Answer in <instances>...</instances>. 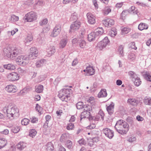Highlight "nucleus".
I'll list each match as a JSON object with an SVG mask.
<instances>
[{"instance_id":"obj_1","label":"nucleus","mask_w":151,"mask_h":151,"mask_svg":"<svg viewBox=\"0 0 151 151\" xmlns=\"http://www.w3.org/2000/svg\"><path fill=\"white\" fill-rule=\"evenodd\" d=\"M4 113L7 114V117L10 120H12L19 115V110L14 104H10L7 106L3 108Z\"/></svg>"},{"instance_id":"obj_2","label":"nucleus","mask_w":151,"mask_h":151,"mask_svg":"<svg viewBox=\"0 0 151 151\" xmlns=\"http://www.w3.org/2000/svg\"><path fill=\"white\" fill-rule=\"evenodd\" d=\"M115 128L119 133L121 134H126L129 130L128 124L124 121L122 119L117 122Z\"/></svg>"},{"instance_id":"obj_3","label":"nucleus","mask_w":151,"mask_h":151,"mask_svg":"<svg viewBox=\"0 0 151 151\" xmlns=\"http://www.w3.org/2000/svg\"><path fill=\"white\" fill-rule=\"evenodd\" d=\"M103 33V29L102 28H98L88 35V40L90 42L93 41Z\"/></svg>"},{"instance_id":"obj_4","label":"nucleus","mask_w":151,"mask_h":151,"mask_svg":"<svg viewBox=\"0 0 151 151\" xmlns=\"http://www.w3.org/2000/svg\"><path fill=\"white\" fill-rule=\"evenodd\" d=\"M71 90L69 89H63L59 92L58 96L62 101H66L69 98V94L71 92Z\"/></svg>"},{"instance_id":"obj_5","label":"nucleus","mask_w":151,"mask_h":151,"mask_svg":"<svg viewBox=\"0 0 151 151\" xmlns=\"http://www.w3.org/2000/svg\"><path fill=\"white\" fill-rule=\"evenodd\" d=\"M26 19L28 22H32L36 19L37 15L36 13L31 12L25 15Z\"/></svg>"},{"instance_id":"obj_6","label":"nucleus","mask_w":151,"mask_h":151,"mask_svg":"<svg viewBox=\"0 0 151 151\" xmlns=\"http://www.w3.org/2000/svg\"><path fill=\"white\" fill-rule=\"evenodd\" d=\"M61 25L60 24H57L54 28L52 32L51 36L55 37L59 35L61 30Z\"/></svg>"},{"instance_id":"obj_7","label":"nucleus","mask_w":151,"mask_h":151,"mask_svg":"<svg viewBox=\"0 0 151 151\" xmlns=\"http://www.w3.org/2000/svg\"><path fill=\"white\" fill-rule=\"evenodd\" d=\"M45 49L49 56H52L55 52V47L53 46L47 45L45 47Z\"/></svg>"},{"instance_id":"obj_8","label":"nucleus","mask_w":151,"mask_h":151,"mask_svg":"<svg viewBox=\"0 0 151 151\" xmlns=\"http://www.w3.org/2000/svg\"><path fill=\"white\" fill-rule=\"evenodd\" d=\"M102 132L106 137L110 139L112 138L114 136L113 131L108 128L103 129Z\"/></svg>"},{"instance_id":"obj_9","label":"nucleus","mask_w":151,"mask_h":151,"mask_svg":"<svg viewBox=\"0 0 151 151\" xmlns=\"http://www.w3.org/2000/svg\"><path fill=\"white\" fill-rule=\"evenodd\" d=\"M8 79L10 81L17 80L19 79V76L17 73L15 72H12L8 75Z\"/></svg>"},{"instance_id":"obj_10","label":"nucleus","mask_w":151,"mask_h":151,"mask_svg":"<svg viewBox=\"0 0 151 151\" xmlns=\"http://www.w3.org/2000/svg\"><path fill=\"white\" fill-rule=\"evenodd\" d=\"M88 22L90 24H93L96 22L95 17L92 14L88 13L86 15Z\"/></svg>"},{"instance_id":"obj_11","label":"nucleus","mask_w":151,"mask_h":151,"mask_svg":"<svg viewBox=\"0 0 151 151\" xmlns=\"http://www.w3.org/2000/svg\"><path fill=\"white\" fill-rule=\"evenodd\" d=\"M102 23L106 27H110L114 24V21L112 19H108L102 21Z\"/></svg>"},{"instance_id":"obj_12","label":"nucleus","mask_w":151,"mask_h":151,"mask_svg":"<svg viewBox=\"0 0 151 151\" xmlns=\"http://www.w3.org/2000/svg\"><path fill=\"white\" fill-rule=\"evenodd\" d=\"M84 111L82 112L80 115V118L81 119L83 118H88L89 116L90 113L89 112L90 109L86 108L84 109Z\"/></svg>"},{"instance_id":"obj_13","label":"nucleus","mask_w":151,"mask_h":151,"mask_svg":"<svg viewBox=\"0 0 151 151\" xmlns=\"http://www.w3.org/2000/svg\"><path fill=\"white\" fill-rule=\"evenodd\" d=\"M21 50L18 48L13 50L11 52H10V58L13 59L15 57L21 52Z\"/></svg>"},{"instance_id":"obj_14","label":"nucleus","mask_w":151,"mask_h":151,"mask_svg":"<svg viewBox=\"0 0 151 151\" xmlns=\"http://www.w3.org/2000/svg\"><path fill=\"white\" fill-rule=\"evenodd\" d=\"M16 87L12 85H7L5 88V90L9 93H14L16 91Z\"/></svg>"},{"instance_id":"obj_15","label":"nucleus","mask_w":151,"mask_h":151,"mask_svg":"<svg viewBox=\"0 0 151 151\" xmlns=\"http://www.w3.org/2000/svg\"><path fill=\"white\" fill-rule=\"evenodd\" d=\"M81 25V23L78 21H76L74 22L70 26L71 30L70 32L72 30H77L79 29Z\"/></svg>"},{"instance_id":"obj_16","label":"nucleus","mask_w":151,"mask_h":151,"mask_svg":"<svg viewBox=\"0 0 151 151\" xmlns=\"http://www.w3.org/2000/svg\"><path fill=\"white\" fill-rule=\"evenodd\" d=\"M86 73L85 74L86 76L92 75L94 73V69L91 66L87 67L86 68Z\"/></svg>"},{"instance_id":"obj_17","label":"nucleus","mask_w":151,"mask_h":151,"mask_svg":"<svg viewBox=\"0 0 151 151\" xmlns=\"http://www.w3.org/2000/svg\"><path fill=\"white\" fill-rule=\"evenodd\" d=\"M114 104L112 103L106 108V110L110 115L114 113Z\"/></svg>"},{"instance_id":"obj_18","label":"nucleus","mask_w":151,"mask_h":151,"mask_svg":"<svg viewBox=\"0 0 151 151\" xmlns=\"http://www.w3.org/2000/svg\"><path fill=\"white\" fill-rule=\"evenodd\" d=\"M69 135L67 133L63 134L60 136V140L61 142H66L69 139Z\"/></svg>"},{"instance_id":"obj_19","label":"nucleus","mask_w":151,"mask_h":151,"mask_svg":"<svg viewBox=\"0 0 151 151\" xmlns=\"http://www.w3.org/2000/svg\"><path fill=\"white\" fill-rule=\"evenodd\" d=\"M127 102L129 104L133 106H136L138 104V101L134 99H129Z\"/></svg>"},{"instance_id":"obj_20","label":"nucleus","mask_w":151,"mask_h":151,"mask_svg":"<svg viewBox=\"0 0 151 151\" xmlns=\"http://www.w3.org/2000/svg\"><path fill=\"white\" fill-rule=\"evenodd\" d=\"M76 107L78 109H81L83 108L84 109H86V108H89L90 106H87V105H83V103L82 102H79L76 104Z\"/></svg>"},{"instance_id":"obj_21","label":"nucleus","mask_w":151,"mask_h":151,"mask_svg":"<svg viewBox=\"0 0 151 151\" xmlns=\"http://www.w3.org/2000/svg\"><path fill=\"white\" fill-rule=\"evenodd\" d=\"M7 143V141L5 138L0 139V149L5 147Z\"/></svg>"},{"instance_id":"obj_22","label":"nucleus","mask_w":151,"mask_h":151,"mask_svg":"<svg viewBox=\"0 0 151 151\" xmlns=\"http://www.w3.org/2000/svg\"><path fill=\"white\" fill-rule=\"evenodd\" d=\"M138 28L140 30H142L144 29H147L148 26L145 23H141L139 25Z\"/></svg>"},{"instance_id":"obj_23","label":"nucleus","mask_w":151,"mask_h":151,"mask_svg":"<svg viewBox=\"0 0 151 151\" xmlns=\"http://www.w3.org/2000/svg\"><path fill=\"white\" fill-rule=\"evenodd\" d=\"M4 68L6 69L10 70H14L15 69V66L11 64L4 65Z\"/></svg>"},{"instance_id":"obj_24","label":"nucleus","mask_w":151,"mask_h":151,"mask_svg":"<svg viewBox=\"0 0 151 151\" xmlns=\"http://www.w3.org/2000/svg\"><path fill=\"white\" fill-rule=\"evenodd\" d=\"M107 95L106 91L105 89L101 90L99 93L98 96L99 98L105 97Z\"/></svg>"},{"instance_id":"obj_25","label":"nucleus","mask_w":151,"mask_h":151,"mask_svg":"<svg viewBox=\"0 0 151 151\" xmlns=\"http://www.w3.org/2000/svg\"><path fill=\"white\" fill-rule=\"evenodd\" d=\"M128 12L131 14H137V9L134 6H132L128 10Z\"/></svg>"},{"instance_id":"obj_26","label":"nucleus","mask_w":151,"mask_h":151,"mask_svg":"<svg viewBox=\"0 0 151 151\" xmlns=\"http://www.w3.org/2000/svg\"><path fill=\"white\" fill-rule=\"evenodd\" d=\"M67 40L66 39H61L60 43V47L61 48H63L66 46L67 42Z\"/></svg>"},{"instance_id":"obj_27","label":"nucleus","mask_w":151,"mask_h":151,"mask_svg":"<svg viewBox=\"0 0 151 151\" xmlns=\"http://www.w3.org/2000/svg\"><path fill=\"white\" fill-rule=\"evenodd\" d=\"M128 74L130 76V78L132 79V81H134V79L137 77L135 73L132 71H129L128 73Z\"/></svg>"},{"instance_id":"obj_28","label":"nucleus","mask_w":151,"mask_h":151,"mask_svg":"<svg viewBox=\"0 0 151 151\" xmlns=\"http://www.w3.org/2000/svg\"><path fill=\"white\" fill-rule=\"evenodd\" d=\"M78 41L80 47L82 48H84L85 46L86 45L85 41L83 38H81L78 39Z\"/></svg>"},{"instance_id":"obj_29","label":"nucleus","mask_w":151,"mask_h":151,"mask_svg":"<svg viewBox=\"0 0 151 151\" xmlns=\"http://www.w3.org/2000/svg\"><path fill=\"white\" fill-rule=\"evenodd\" d=\"M32 39L33 38L32 35H28L24 41L26 45H27L28 43L31 42Z\"/></svg>"},{"instance_id":"obj_30","label":"nucleus","mask_w":151,"mask_h":151,"mask_svg":"<svg viewBox=\"0 0 151 151\" xmlns=\"http://www.w3.org/2000/svg\"><path fill=\"white\" fill-rule=\"evenodd\" d=\"M144 103L146 105H151V98L145 97L144 100Z\"/></svg>"},{"instance_id":"obj_31","label":"nucleus","mask_w":151,"mask_h":151,"mask_svg":"<svg viewBox=\"0 0 151 151\" xmlns=\"http://www.w3.org/2000/svg\"><path fill=\"white\" fill-rule=\"evenodd\" d=\"M102 43H103L104 45V47H105L107 45H109V40L108 37H105L102 41Z\"/></svg>"},{"instance_id":"obj_32","label":"nucleus","mask_w":151,"mask_h":151,"mask_svg":"<svg viewBox=\"0 0 151 151\" xmlns=\"http://www.w3.org/2000/svg\"><path fill=\"white\" fill-rule=\"evenodd\" d=\"M102 43H103L104 45V47H105L107 45H109V40L108 37H105L102 41Z\"/></svg>"},{"instance_id":"obj_33","label":"nucleus","mask_w":151,"mask_h":151,"mask_svg":"<svg viewBox=\"0 0 151 151\" xmlns=\"http://www.w3.org/2000/svg\"><path fill=\"white\" fill-rule=\"evenodd\" d=\"M111 12V9L108 6H106L103 10V13L104 15H107Z\"/></svg>"},{"instance_id":"obj_34","label":"nucleus","mask_w":151,"mask_h":151,"mask_svg":"<svg viewBox=\"0 0 151 151\" xmlns=\"http://www.w3.org/2000/svg\"><path fill=\"white\" fill-rule=\"evenodd\" d=\"M29 60L27 56H24L21 65H26L29 63Z\"/></svg>"},{"instance_id":"obj_35","label":"nucleus","mask_w":151,"mask_h":151,"mask_svg":"<svg viewBox=\"0 0 151 151\" xmlns=\"http://www.w3.org/2000/svg\"><path fill=\"white\" fill-rule=\"evenodd\" d=\"M134 83L135 86H139L141 84V81H140V78L139 77H137L135 79H134Z\"/></svg>"},{"instance_id":"obj_36","label":"nucleus","mask_w":151,"mask_h":151,"mask_svg":"<svg viewBox=\"0 0 151 151\" xmlns=\"http://www.w3.org/2000/svg\"><path fill=\"white\" fill-rule=\"evenodd\" d=\"M45 62V60L44 59H41L37 62L36 63V65L37 67H40L43 65V64Z\"/></svg>"},{"instance_id":"obj_37","label":"nucleus","mask_w":151,"mask_h":151,"mask_svg":"<svg viewBox=\"0 0 151 151\" xmlns=\"http://www.w3.org/2000/svg\"><path fill=\"white\" fill-rule=\"evenodd\" d=\"M46 150L47 151H52L53 150V144L51 142L48 143L46 145Z\"/></svg>"},{"instance_id":"obj_38","label":"nucleus","mask_w":151,"mask_h":151,"mask_svg":"<svg viewBox=\"0 0 151 151\" xmlns=\"http://www.w3.org/2000/svg\"><path fill=\"white\" fill-rule=\"evenodd\" d=\"M122 29V34L124 35L128 33L130 31V29L127 27L123 28Z\"/></svg>"},{"instance_id":"obj_39","label":"nucleus","mask_w":151,"mask_h":151,"mask_svg":"<svg viewBox=\"0 0 151 151\" xmlns=\"http://www.w3.org/2000/svg\"><path fill=\"white\" fill-rule=\"evenodd\" d=\"M43 90V86L42 85H39L36 87L35 91L37 93H41Z\"/></svg>"},{"instance_id":"obj_40","label":"nucleus","mask_w":151,"mask_h":151,"mask_svg":"<svg viewBox=\"0 0 151 151\" xmlns=\"http://www.w3.org/2000/svg\"><path fill=\"white\" fill-rule=\"evenodd\" d=\"M37 132L34 129L30 130L29 132V136L32 137H34L36 135Z\"/></svg>"},{"instance_id":"obj_41","label":"nucleus","mask_w":151,"mask_h":151,"mask_svg":"<svg viewBox=\"0 0 151 151\" xmlns=\"http://www.w3.org/2000/svg\"><path fill=\"white\" fill-rule=\"evenodd\" d=\"M65 145L68 149H70L73 148V144L72 142L70 140H68L65 143Z\"/></svg>"},{"instance_id":"obj_42","label":"nucleus","mask_w":151,"mask_h":151,"mask_svg":"<svg viewBox=\"0 0 151 151\" xmlns=\"http://www.w3.org/2000/svg\"><path fill=\"white\" fill-rule=\"evenodd\" d=\"M96 47L97 49H99L100 50H101L105 48L104 45L101 41L99 42L98 43Z\"/></svg>"},{"instance_id":"obj_43","label":"nucleus","mask_w":151,"mask_h":151,"mask_svg":"<svg viewBox=\"0 0 151 151\" xmlns=\"http://www.w3.org/2000/svg\"><path fill=\"white\" fill-rule=\"evenodd\" d=\"M136 140L135 137L131 136H128L127 138V141L130 142H132Z\"/></svg>"},{"instance_id":"obj_44","label":"nucleus","mask_w":151,"mask_h":151,"mask_svg":"<svg viewBox=\"0 0 151 151\" xmlns=\"http://www.w3.org/2000/svg\"><path fill=\"white\" fill-rule=\"evenodd\" d=\"M128 13L129 12L128 10L123 11L121 13V18L122 19L124 20L125 19V17L127 15Z\"/></svg>"},{"instance_id":"obj_45","label":"nucleus","mask_w":151,"mask_h":151,"mask_svg":"<svg viewBox=\"0 0 151 151\" xmlns=\"http://www.w3.org/2000/svg\"><path fill=\"white\" fill-rule=\"evenodd\" d=\"M37 56V54L30 52L28 58L29 60H32L35 58Z\"/></svg>"},{"instance_id":"obj_46","label":"nucleus","mask_w":151,"mask_h":151,"mask_svg":"<svg viewBox=\"0 0 151 151\" xmlns=\"http://www.w3.org/2000/svg\"><path fill=\"white\" fill-rule=\"evenodd\" d=\"M29 120L27 118H24L21 122L22 124V125H27L29 122Z\"/></svg>"},{"instance_id":"obj_47","label":"nucleus","mask_w":151,"mask_h":151,"mask_svg":"<svg viewBox=\"0 0 151 151\" xmlns=\"http://www.w3.org/2000/svg\"><path fill=\"white\" fill-rule=\"evenodd\" d=\"M74 128V125L72 123L68 124L66 127V129L68 130H72Z\"/></svg>"},{"instance_id":"obj_48","label":"nucleus","mask_w":151,"mask_h":151,"mask_svg":"<svg viewBox=\"0 0 151 151\" xmlns=\"http://www.w3.org/2000/svg\"><path fill=\"white\" fill-rule=\"evenodd\" d=\"M10 19L12 22H16L18 20L19 17L13 14L11 16Z\"/></svg>"},{"instance_id":"obj_49","label":"nucleus","mask_w":151,"mask_h":151,"mask_svg":"<svg viewBox=\"0 0 151 151\" xmlns=\"http://www.w3.org/2000/svg\"><path fill=\"white\" fill-rule=\"evenodd\" d=\"M30 52L37 55L38 52V50L36 47H32L30 49Z\"/></svg>"},{"instance_id":"obj_50","label":"nucleus","mask_w":151,"mask_h":151,"mask_svg":"<svg viewBox=\"0 0 151 151\" xmlns=\"http://www.w3.org/2000/svg\"><path fill=\"white\" fill-rule=\"evenodd\" d=\"M24 56L23 55L19 56L16 60V62L19 63H20L19 64L20 65H21V63H22L23 58H24Z\"/></svg>"},{"instance_id":"obj_51","label":"nucleus","mask_w":151,"mask_h":151,"mask_svg":"<svg viewBox=\"0 0 151 151\" xmlns=\"http://www.w3.org/2000/svg\"><path fill=\"white\" fill-rule=\"evenodd\" d=\"M20 129V127L19 126H16L13 127L12 129V132L14 133H16L18 132Z\"/></svg>"},{"instance_id":"obj_52","label":"nucleus","mask_w":151,"mask_h":151,"mask_svg":"<svg viewBox=\"0 0 151 151\" xmlns=\"http://www.w3.org/2000/svg\"><path fill=\"white\" fill-rule=\"evenodd\" d=\"M119 52L120 55L122 56H123L124 55L123 53V47L122 46H120L119 47Z\"/></svg>"},{"instance_id":"obj_53","label":"nucleus","mask_w":151,"mask_h":151,"mask_svg":"<svg viewBox=\"0 0 151 151\" xmlns=\"http://www.w3.org/2000/svg\"><path fill=\"white\" fill-rule=\"evenodd\" d=\"M23 144L22 143H18L17 145V147L20 150H22L24 147V146L23 145Z\"/></svg>"},{"instance_id":"obj_54","label":"nucleus","mask_w":151,"mask_h":151,"mask_svg":"<svg viewBox=\"0 0 151 151\" xmlns=\"http://www.w3.org/2000/svg\"><path fill=\"white\" fill-rule=\"evenodd\" d=\"M145 78L147 81H151V75L150 76L149 74L145 73L144 74Z\"/></svg>"},{"instance_id":"obj_55","label":"nucleus","mask_w":151,"mask_h":151,"mask_svg":"<svg viewBox=\"0 0 151 151\" xmlns=\"http://www.w3.org/2000/svg\"><path fill=\"white\" fill-rule=\"evenodd\" d=\"M128 58L129 59L133 60L135 58V55L134 53H131L128 55Z\"/></svg>"},{"instance_id":"obj_56","label":"nucleus","mask_w":151,"mask_h":151,"mask_svg":"<svg viewBox=\"0 0 151 151\" xmlns=\"http://www.w3.org/2000/svg\"><path fill=\"white\" fill-rule=\"evenodd\" d=\"M109 34L111 37H114L117 34V32L116 30L114 31L111 30L109 32Z\"/></svg>"},{"instance_id":"obj_57","label":"nucleus","mask_w":151,"mask_h":151,"mask_svg":"<svg viewBox=\"0 0 151 151\" xmlns=\"http://www.w3.org/2000/svg\"><path fill=\"white\" fill-rule=\"evenodd\" d=\"M18 71L19 73L21 75H23L24 73H25V70L21 68H18Z\"/></svg>"},{"instance_id":"obj_58","label":"nucleus","mask_w":151,"mask_h":151,"mask_svg":"<svg viewBox=\"0 0 151 151\" xmlns=\"http://www.w3.org/2000/svg\"><path fill=\"white\" fill-rule=\"evenodd\" d=\"M96 125L94 124H91L86 127L87 129H93L95 128Z\"/></svg>"},{"instance_id":"obj_59","label":"nucleus","mask_w":151,"mask_h":151,"mask_svg":"<svg viewBox=\"0 0 151 151\" xmlns=\"http://www.w3.org/2000/svg\"><path fill=\"white\" fill-rule=\"evenodd\" d=\"M47 19H43L42 21L40 22V24L41 26L45 25L47 23Z\"/></svg>"},{"instance_id":"obj_60","label":"nucleus","mask_w":151,"mask_h":151,"mask_svg":"<svg viewBox=\"0 0 151 151\" xmlns=\"http://www.w3.org/2000/svg\"><path fill=\"white\" fill-rule=\"evenodd\" d=\"M98 115L99 116H100L101 117V119L103 120H104V113H103V111L102 110H100L99 113L98 114Z\"/></svg>"},{"instance_id":"obj_61","label":"nucleus","mask_w":151,"mask_h":151,"mask_svg":"<svg viewBox=\"0 0 151 151\" xmlns=\"http://www.w3.org/2000/svg\"><path fill=\"white\" fill-rule=\"evenodd\" d=\"M18 30V29L15 28L11 31L8 32V33L9 34H11V35H13L16 33V32H17Z\"/></svg>"},{"instance_id":"obj_62","label":"nucleus","mask_w":151,"mask_h":151,"mask_svg":"<svg viewBox=\"0 0 151 151\" xmlns=\"http://www.w3.org/2000/svg\"><path fill=\"white\" fill-rule=\"evenodd\" d=\"M30 119H31V122L32 123H36L38 120V119L35 116L32 117Z\"/></svg>"},{"instance_id":"obj_63","label":"nucleus","mask_w":151,"mask_h":151,"mask_svg":"<svg viewBox=\"0 0 151 151\" xmlns=\"http://www.w3.org/2000/svg\"><path fill=\"white\" fill-rule=\"evenodd\" d=\"M78 142L80 145H84L86 143L85 140L83 139H80Z\"/></svg>"},{"instance_id":"obj_64","label":"nucleus","mask_w":151,"mask_h":151,"mask_svg":"<svg viewBox=\"0 0 151 151\" xmlns=\"http://www.w3.org/2000/svg\"><path fill=\"white\" fill-rule=\"evenodd\" d=\"M45 119H46V122H48L51 119V117L50 115H47L45 116Z\"/></svg>"}]
</instances>
